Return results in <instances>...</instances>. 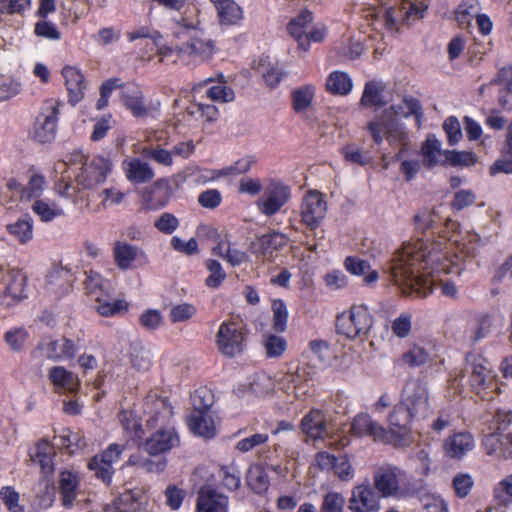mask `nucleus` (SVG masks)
<instances>
[{"label": "nucleus", "mask_w": 512, "mask_h": 512, "mask_svg": "<svg viewBox=\"0 0 512 512\" xmlns=\"http://www.w3.org/2000/svg\"><path fill=\"white\" fill-rule=\"evenodd\" d=\"M447 243H427L423 239L406 243L392 260L391 278L402 295L424 298L432 294L439 282L441 293L454 298L457 287L452 281L442 282V274L456 272L457 264L447 250Z\"/></svg>", "instance_id": "1"}, {"label": "nucleus", "mask_w": 512, "mask_h": 512, "mask_svg": "<svg viewBox=\"0 0 512 512\" xmlns=\"http://www.w3.org/2000/svg\"><path fill=\"white\" fill-rule=\"evenodd\" d=\"M374 489L383 498H406L416 491L414 479L397 466L379 468L373 475Z\"/></svg>", "instance_id": "2"}, {"label": "nucleus", "mask_w": 512, "mask_h": 512, "mask_svg": "<svg viewBox=\"0 0 512 512\" xmlns=\"http://www.w3.org/2000/svg\"><path fill=\"white\" fill-rule=\"evenodd\" d=\"M84 287L87 295L97 302V312L105 317L115 316L126 312L128 304L124 300L112 298L113 288L110 281L104 279L98 272L93 270L85 272Z\"/></svg>", "instance_id": "3"}, {"label": "nucleus", "mask_w": 512, "mask_h": 512, "mask_svg": "<svg viewBox=\"0 0 512 512\" xmlns=\"http://www.w3.org/2000/svg\"><path fill=\"white\" fill-rule=\"evenodd\" d=\"M374 325V316L368 306L354 304L336 317V331L347 339L364 340Z\"/></svg>", "instance_id": "4"}, {"label": "nucleus", "mask_w": 512, "mask_h": 512, "mask_svg": "<svg viewBox=\"0 0 512 512\" xmlns=\"http://www.w3.org/2000/svg\"><path fill=\"white\" fill-rule=\"evenodd\" d=\"M416 417L398 403L388 416L389 429H386L385 443L395 447H405L413 441L412 423Z\"/></svg>", "instance_id": "5"}, {"label": "nucleus", "mask_w": 512, "mask_h": 512, "mask_svg": "<svg viewBox=\"0 0 512 512\" xmlns=\"http://www.w3.org/2000/svg\"><path fill=\"white\" fill-rule=\"evenodd\" d=\"M74 161L82 164L76 181L84 189H90L103 183L113 168L111 159L101 155L89 157L76 154Z\"/></svg>", "instance_id": "6"}, {"label": "nucleus", "mask_w": 512, "mask_h": 512, "mask_svg": "<svg viewBox=\"0 0 512 512\" xmlns=\"http://www.w3.org/2000/svg\"><path fill=\"white\" fill-rule=\"evenodd\" d=\"M485 359L481 356L475 357L472 364V371L469 376L471 391L482 401H492L500 393L497 375L487 368Z\"/></svg>", "instance_id": "7"}, {"label": "nucleus", "mask_w": 512, "mask_h": 512, "mask_svg": "<svg viewBox=\"0 0 512 512\" xmlns=\"http://www.w3.org/2000/svg\"><path fill=\"white\" fill-rule=\"evenodd\" d=\"M291 196L290 186L279 179H270L264 193L257 199L256 207L262 215L272 217L290 201Z\"/></svg>", "instance_id": "8"}, {"label": "nucleus", "mask_w": 512, "mask_h": 512, "mask_svg": "<svg viewBox=\"0 0 512 512\" xmlns=\"http://www.w3.org/2000/svg\"><path fill=\"white\" fill-rule=\"evenodd\" d=\"M399 403L416 417V421L425 419L431 413L429 391L420 379L406 382Z\"/></svg>", "instance_id": "9"}, {"label": "nucleus", "mask_w": 512, "mask_h": 512, "mask_svg": "<svg viewBox=\"0 0 512 512\" xmlns=\"http://www.w3.org/2000/svg\"><path fill=\"white\" fill-rule=\"evenodd\" d=\"M245 339L244 325L233 320L222 322L216 335L219 351L229 358L235 357L244 351Z\"/></svg>", "instance_id": "10"}, {"label": "nucleus", "mask_w": 512, "mask_h": 512, "mask_svg": "<svg viewBox=\"0 0 512 512\" xmlns=\"http://www.w3.org/2000/svg\"><path fill=\"white\" fill-rule=\"evenodd\" d=\"M59 102L54 99L45 101L34 124V138L39 143L52 142L57 133Z\"/></svg>", "instance_id": "11"}, {"label": "nucleus", "mask_w": 512, "mask_h": 512, "mask_svg": "<svg viewBox=\"0 0 512 512\" xmlns=\"http://www.w3.org/2000/svg\"><path fill=\"white\" fill-rule=\"evenodd\" d=\"M327 212V202L321 192L308 191L300 206L301 222L310 230L319 227Z\"/></svg>", "instance_id": "12"}, {"label": "nucleus", "mask_w": 512, "mask_h": 512, "mask_svg": "<svg viewBox=\"0 0 512 512\" xmlns=\"http://www.w3.org/2000/svg\"><path fill=\"white\" fill-rule=\"evenodd\" d=\"M1 280L6 287L3 294L0 295V306L9 308L27 297V277L21 270L10 269L2 276Z\"/></svg>", "instance_id": "13"}, {"label": "nucleus", "mask_w": 512, "mask_h": 512, "mask_svg": "<svg viewBox=\"0 0 512 512\" xmlns=\"http://www.w3.org/2000/svg\"><path fill=\"white\" fill-rule=\"evenodd\" d=\"M380 500V495L369 483H362L352 489L348 509L350 512H379Z\"/></svg>", "instance_id": "14"}, {"label": "nucleus", "mask_w": 512, "mask_h": 512, "mask_svg": "<svg viewBox=\"0 0 512 512\" xmlns=\"http://www.w3.org/2000/svg\"><path fill=\"white\" fill-rule=\"evenodd\" d=\"M288 238L285 234L273 231L263 234L250 245L251 252L262 261L271 260L275 253L287 245Z\"/></svg>", "instance_id": "15"}, {"label": "nucleus", "mask_w": 512, "mask_h": 512, "mask_svg": "<svg viewBox=\"0 0 512 512\" xmlns=\"http://www.w3.org/2000/svg\"><path fill=\"white\" fill-rule=\"evenodd\" d=\"M123 447L118 444H111L102 454L95 455L88 462V468L95 472V475L103 482L109 483L114 473L113 463L119 460Z\"/></svg>", "instance_id": "16"}, {"label": "nucleus", "mask_w": 512, "mask_h": 512, "mask_svg": "<svg viewBox=\"0 0 512 512\" xmlns=\"http://www.w3.org/2000/svg\"><path fill=\"white\" fill-rule=\"evenodd\" d=\"M196 512H229V498L211 485L197 491Z\"/></svg>", "instance_id": "17"}, {"label": "nucleus", "mask_w": 512, "mask_h": 512, "mask_svg": "<svg viewBox=\"0 0 512 512\" xmlns=\"http://www.w3.org/2000/svg\"><path fill=\"white\" fill-rule=\"evenodd\" d=\"M57 488L61 505L65 509H71L81 494L79 475L70 470H61L57 479Z\"/></svg>", "instance_id": "18"}, {"label": "nucleus", "mask_w": 512, "mask_h": 512, "mask_svg": "<svg viewBox=\"0 0 512 512\" xmlns=\"http://www.w3.org/2000/svg\"><path fill=\"white\" fill-rule=\"evenodd\" d=\"M436 218L437 215L434 212L428 210L419 211L414 216L415 228L423 233L431 230V234L438 233L441 239L449 240L450 234L458 230V222L448 218L445 221L444 228H440L436 225Z\"/></svg>", "instance_id": "19"}, {"label": "nucleus", "mask_w": 512, "mask_h": 512, "mask_svg": "<svg viewBox=\"0 0 512 512\" xmlns=\"http://www.w3.org/2000/svg\"><path fill=\"white\" fill-rule=\"evenodd\" d=\"M144 411L149 416L147 424L155 427L165 424L173 415V410L166 398L150 393L144 401Z\"/></svg>", "instance_id": "20"}, {"label": "nucleus", "mask_w": 512, "mask_h": 512, "mask_svg": "<svg viewBox=\"0 0 512 512\" xmlns=\"http://www.w3.org/2000/svg\"><path fill=\"white\" fill-rule=\"evenodd\" d=\"M38 350L46 358L60 361L73 358L77 352V347L72 340L63 337L57 340H42L38 345Z\"/></svg>", "instance_id": "21"}, {"label": "nucleus", "mask_w": 512, "mask_h": 512, "mask_svg": "<svg viewBox=\"0 0 512 512\" xmlns=\"http://www.w3.org/2000/svg\"><path fill=\"white\" fill-rule=\"evenodd\" d=\"M179 442L174 429H159L153 433L144 443V450L149 455H158L171 450Z\"/></svg>", "instance_id": "22"}, {"label": "nucleus", "mask_w": 512, "mask_h": 512, "mask_svg": "<svg viewBox=\"0 0 512 512\" xmlns=\"http://www.w3.org/2000/svg\"><path fill=\"white\" fill-rule=\"evenodd\" d=\"M351 431L356 436H369L375 441L385 443L386 428L374 421L369 414L360 413L356 415L351 424Z\"/></svg>", "instance_id": "23"}, {"label": "nucleus", "mask_w": 512, "mask_h": 512, "mask_svg": "<svg viewBox=\"0 0 512 512\" xmlns=\"http://www.w3.org/2000/svg\"><path fill=\"white\" fill-rule=\"evenodd\" d=\"M475 447V440L470 432H456L444 442L445 454L452 459H461Z\"/></svg>", "instance_id": "24"}, {"label": "nucleus", "mask_w": 512, "mask_h": 512, "mask_svg": "<svg viewBox=\"0 0 512 512\" xmlns=\"http://www.w3.org/2000/svg\"><path fill=\"white\" fill-rule=\"evenodd\" d=\"M313 19L314 15L309 9H302L287 24V32L298 43V48L304 52L310 49L305 28L312 23Z\"/></svg>", "instance_id": "25"}, {"label": "nucleus", "mask_w": 512, "mask_h": 512, "mask_svg": "<svg viewBox=\"0 0 512 512\" xmlns=\"http://www.w3.org/2000/svg\"><path fill=\"white\" fill-rule=\"evenodd\" d=\"M482 446L488 455L512 459V432L500 435L498 433H489L484 436Z\"/></svg>", "instance_id": "26"}, {"label": "nucleus", "mask_w": 512, "mask_h": 512, "mask_svg": "<svg viewBox=\"0 0 512 512\" xmlns=\"http://www.w3.org/2000/svg\"><path fill=\"white\" fill-rule=\"evenodd\" d=\"M126 178L133 184H144L155 177L152 166L141 158H127L123 161Z\"/></svg>", "instance_id": "27"}, {"label": "nucleus", "mask_w": 512, "mask_h": 512, "mask_svg": "<svg viewBox=\"0 0 512 512\" xmlns=\"http://www.w3.org/2000/svg\"><path fill=\"white\" fill-rule=\"evenodd\" d=\"M171 194V187L166 179H159L143 192V202L146 209H159L165 206Z\"/></svg>", "instance_id": "28"}, {"label": "nucleus", "mask_w": 512, "mask_h": 512, "mask_svg": "<svg viewBox=\"0 0 512 512\" xmlns=\"http://www.w3.org/2000/svg\"><path fill=\"white\" fill-rule=\"evenodd\" d=\"M72 274L64 268H53L46 276V289L56 297H61L72 289Z\"/></svg>", "instance_id": "29"}, {"label": "nucleus", "mask_w": 512, "mask_h": 512, "mask_svg": "<svg viewBox=\"0 0 512 512\" xmlns=\"http://www.w3.org/2000/svg\"><path fill=\"white\" fill-rule=\"evenodd\" d=\"M302 432L314 440L323 439L327 435L326 419L319 409H311L301 420Z\"/></svg>", "instance_id": "30"}, {"label": "nucleus", "mask_w": 512, "mask_h": 512, "mask_svg": "<svg viewBox=\"0 0 512 512\" xmlns=\"http://www.w3.org/2000/svg\"><path fill=\"white\" fill-rule=\"evenodd\" d=\"M62 75L65 78V84L69 95V102L72 105H75L81 101L84 96V76L80 70L72 66H65L62 69Z\"/></svg>", "instance_id": "31"}, {"label": "nucleus", "mask_w": 512, "mask_h": 512, "mask_svg": "<svg viewBox=\"0 0 512 512\" xmlns=\"http://www.w3.org/2000/svg\"><path fill=\"white\" fill-rule=\"evenodd\" d=\"M8 187L19 192L22 200H31L37 199L42 195L46 187V181L43 175L33 172L25 186H22L15 180H10Z\"/></svg>", "instance_id": "32"}, {"label": "nucleus", "mask_w": 512, "mask_h": 512, "mask_svg": "<svg viewBox=\"0 0 512 512\" xmlns=\"http://www.w3.org/2000/svg\"><path fill=\"white\" fill-rule=\"evenodd\" d=\"M221 25H237L243 18L242 8L234 0H210Z\"/></svg>", "instance_id": "33"}, {"label": "nucleus", "mask_w": 512, "mask_h": 512, "mask_svg": "<svg viewBox=\"0 0 512 512\" xmlns=\"http://www.w3.org/2000/svg\"><path fill=\"white\" fill-rule=\"evenodd\" d=\"M215 418L214 411L194 413V436L201 437L205 441L214 439L217 435Z\"/></svg>", "instance_id": "34"}, {"label": "nucleus", "mask_w": 512, "mask_h": 512, "mask_svg": "<svg viewBox=\"0 0 512 512\" xmlns=\"http://www.w3.org/2000/svg\"><path fill=\"white\" fill-rule=\"evenodd\" d=\"M344 267L352 275L364 276L363 282L367 286L374 284L379 279L378 271L371 270L369 261L357 256H347L344 261Z\"/></svg>", "instance_id": "35"}, {"label": "nucleus", "mask_w": 512, "mask_h": 512, "mask_svg": "<svg viewBox=\"0 0 512 512\" xmlns=\"http://www.w3.org/2000/svg\"><path fill=\"white\" fill-rule=\"evenodd\" d=\"M257 463L256 465H262L264 468L269 469L276 474L282 472V466L279 463L280 458V445L274 443L272 445H263L256 452Z\"/></svg>", "instance_id": "36"}, {"label": "nucleus", "mask_w": 512, "mask_h": 512, "mask_svg": "<svg viewBox=\"0 0 512 512\" xmlns=\"http://www.w3.org/2000/svg\"><path fill=\"white\" fill-rule=\"evenodd\" d=\"M48 377L56 387L71 393L76 392L80 385L78 377L63 366L51 368Z\"/></svg>", "instance_id": "37"}, {"label": "nucleus", "mask_w": 512, "mask_h": 512, "mask_svg": "<svg viewBox=\"0 0 512 512\" xmlns=\"http://www.w3.org/2000/svg\"><path fill=\"white\" fill-rule=\"evenodd\" d=\"M292 109L296 114L304 113L313 103L315 86L306 84L290 92Z\"/></svg>", "instance_id": "38"}, {"label": "nucleus", "mask_w": 512, "mask_h": 512, "mask_svg": "<svg viewBox=\"0 0 512 512\" xmlns=\"http://www.w3.org/2000/svg\"><path fill=\"white\" fill-rule=\"evenodd\" d=\"M326 90L332 95H348L353 88V81L348 73L333 71L326 79Z\"/></svg>", "instance_id": "39"}, {"label": "nucleus", "mask_w": 512, "mask_h": 512, "mask_svg": "<svg viewBox=\"0 0 512 512\" xmlns=\"http://www.w3.org/2000/svg\"><path fill=\"white\" fill-rule=\"evenodd\" d=\"M140 254L141 250L136 246L121 241L115 242L113 255L116 265L122 270L129 269Z\"/></svg>", "instance_id": "40"}, {"label": "nucleus", "mask_w": 512, "mask_h": 512, "mask_svg": "<svg viewBox=\"0 0 512 512\" xmlns=\"http://www.w3.org/2000/svg\"><path fill=\"white\" fill-rule=\"evenodd\" d=\"M269 469L264 468L262 465L254 464L247 475V483L250 489L258 494H265L270 487V478L268 475Z\"/></svg>", "instance_id": "41"}, {"label": "nucleus", "mask_w": 512, "mask_h": 512, "mask_svg": "<svg viewBox=\"0 0 512 512\" xmlns=\"http://www.w3.org/2000/svg\"><path fill=\"white\" fill-rule=\"evenodd\" d=\"M385 87L382 83L370 80L365 83L364 90L360 99L363 107H382L385 105L383 100V91Z\"/></svg>", "instance_id": "42"}, {"label": "nucleus", "mask_w": 512, "mask_h": 512, "mask_svg": "<svg viewBox=\"0 0 512 512\" xmlns=\"http://www.w3.org/2000/svg\"><path fill=\"white\" fill-rule=\"evenodd\" d=\"M9 234L20 244L28 243L33 237V219L29 215H24L15 223L6 226Z\"/></svg>", "instance_id": "43"}, {"label": "nucleus", "mask_w": 512, "mask_h": 512, "mask_svg": "<svg viewBox=\"0 0 512 512\" xmlns=\"http://www.w3.org/2000/svg\"><path fill=\"white\" fill-rule=\"evenodd\" d=\"M256 163V158L254 156H244L229 166H225L219 170H213L211 179L219 178V177H227V176H238L241 174H245L252 166Z\"/></svg>", "instance_id": "44"}, {"label": "nucleus", "mask_w": 512, "mask_h": 512, "mask_svg": "<svg viewBox=\"0 0 512 512\" xmlns=\"http://www.w3.org/2000/svg\"><path fill=\"white\" fill-rule=\"evenodd\" d=\"M256 71L261 74L266 86L271 90L278 87L286 75L285 72L277 65H273L263 58L259 60Z\"/></svg>", "instance_id": "45"}, {"label": "nucleus", "mask_w": 512, "mask_h": 512, "mask_svg": "<svg viewBox=\"0 0 512 512\" xmlns=\"http://www.w3.org/2000/svg\"><path fill=\"white\" fill-rule=\"evenodd\" d=\"M121 102L131 111L135 117H146L148 109L143 103V95L140 90H126L121 94Z\"/></svg>", "instance_id": "46"}, {"label": "nucleus", "mask_w": 512, "mask_h": 512, "mask_svg": "<svg viewBox=\"0 0 512 512\" xmlns=\"http://www.w3.org/2000/svg\"><path fill=\"white\" fill-rule=\"evenodd\" d=\"M31 209L43 222H51L64 215L63 209L58 204L45 199H36Z\"/></svg>", "instance_id": "47"}, {"label": "nucleus", "mask_w": 512, "mask_h": 512, "mask_svg": "<svg viewBox=\"0 0 512 512\" xmlns=\"http://www.w3.org/2000/svg\"><path fill=\"white\" fill-rule=\"evenodd\" d=\"M198 25L194 24V60L198 58L200 61H207L218 50L215 41L212 39H204L200 35Z\"/></svg>", "instance_id": "48"}, {"label": "nucleus", "mask_w": 512, "mask_h": 512, "mask_svg": "<svg viewBox=\"0 0 512 512\" xmlns=\"http://www.w3.org/2000/svg\"><path fill=\"white\" fill-rule=\"evenodd\" d=\"M218 477L221 486L229 492L237 491L241 486V474L233 465H220Z\"/></svg>", "instance_id": "49"}, {"label": "nucleus", "mask_w": 512, "mask_h": 512, "mask_svg": "<svg viewBox=\"0 0 512 512\" xmlns=\"http://www.w3.org/2000/svg\"><path fill=\"white\" fill-rule=\"evenodd\" d=\"M53 448L47 440H41L35 452L31 454L32 461L39 464L44 472H50L53 469L52 459Z\"/></svg>", "instance_id": "50"}, {"label": "nucleus", "mask_w": 512, "mask_h": 512, "mask_svg": "<svg viewBox=\"0 0 512 512\" xmlns=\"http://www.w3.org/2000/svg\"><path fill=\"white\" fill-rule=\"evenodd\" d=\"M127 463L130 466L140 467L149 473H160L164 471L167 465L164 458L152 460L148 457H144L140 452L132 454Z\"/></svg>", "instance_id": "51"}, {"label": "nucleus", "mask_w": 512, "mask_h": 512, "mask_svg": "<svg viewBox=\"0 0 512 512\" xmlns=\"http://www.w3.org/2000/svg\"><path fill=\"white\" fill-rule=\"evenodd\" d=\"M492 317L488 313H480L475 316L474 324L471 328L470 339L473 343L486 338L491 331Z\"/></svg>", "instance_id": "52"}, {"label": "nucleus", "mask_w": 512, "mask_h": 512, "mask_svg": "<svg viewBox=\"0 0 512 512\" xmlns=\"http://www.w3.org/2000/svg\"><path fill=\"white\" fill-rule=\"evenodd\" d=\"M512 425V409L510 408H497L492 413L490 420V429L492 433L503 434Z\"/></svg>", "instance_id": "53"}, {"label": "nucleus", "mask_w": 512, "mask_h": 512, "mask_svg": "<svg viewBox=\"0 0 512 512\" xmlns=\"http://www.w3.org/2000/svg\"><path fill=\"white\" fill-rule=\"evenodd\" d=\"M130 361L133 368L145 372L152 366V354L146 351L141 344H136L131 348Z\"/></svg>", "instance_id": "54"}, {"label": "nucleus", "mask_w": 512, "mask_h": 512, "mask_svg": "<svg viewBox=\"0 0 512 512\" xmlns=\"http://www.w3.org/2000/svg\"><path fill=\"white\" fill-rule=\"evenodd\" d=\"M58 441L57 445L66 449L70 454L87 445L79 433L72 432L70 429H63L62 434L58 437Z\"/></svg>", "instance_id": "55"}, {"label": "nucleus", "mask_w": 512, "mask_h": 512, "mask_svg": "<svg viewBox=\"0 0 512 512\" xmlns=\"http://www.w3.org/2000/svg\"><path fill=\"white\" fill-rule=\"evenodd\" d=\"M215 396L211 388L200 386L194 391V413L213 411Z\"/></svg>", "instance_id": "56"}, {"label": "nucleus", "mask_w": 512, "mask_h": 512, "mask_svg": "<svg viewBox=\"0 0 512 512\" xmlns=\"http://www.w3.org/2000/svg\"><path fill=\"white\" fill-rule=\"evenodd\" d=\"M205 267L209 272V276L205 279L206 286L212 289L218 288L226 278L221 263L215 259H208L205 261Z\"/></svg>", "instance_id": "57"}, {"label": "nucleus", "mask_w": 512, "mask_h": 512, "mask_svg": "<svg viewBox=\"0 0 512 512\" xmlns=\"http://www.w3.org/2000/svg\"><path fill=\"white\" fill-rule=\"evenodd\" d=\"M118 418L123 429L130 433L133 439H140L142 437L143 431L141 422L133 412L121 411L119 412Z\"/></svg>", "instance_id": "58"}, {"label": "nucleus", "mask_w": 512, "mask_h": 512, "mask_svg": "<svg viewBox=\"0 0 512 512\" xmlns=\"http://www.w3.org/2000/svg\"><path fill=\"white\" fill-rule=\"evenodd\" d=\"M479 10L478 0H462L455 10V18L460 25L469 24Z\"/></svg>", "instance_id": "59"}, {"label": "nucleus", "mask_w": 512, "mask_h": 512, "mask_svg": "<svg viewBox=\"0 0 512 512\" xmlns=\"http://www.w3.org/2000/svg\"><path fill=\"white\" fill-rule=\"evenodd\" d=\"M273 322L272 328L275 332L281 333L286 330L288 321V310L285 302L276 299L272 303Z\"/></svg>", "instance_id": "60"}, {"label": "nucleus", "mask_w": 512, "mask_h": 512, "mask_svg": "<svg viewBox=\"0 0 512 512\" xmlns=\"http://www.w3.org/2000/svg\"><path fill=\"white\" fill-rule=\"evenodd\" d=\"M269 440L267 433H254L248 437L239 440L235 444V450L240 453H248L257 447H262Z\"/></svg>", "instance_id": "61"}, {"label": "nucleus", "mask_w": 512, "mask_h": 512, "mask_svg": "<svg viewBox=\"0 0 512 512\" xmlns=\"http://www.w3.org/2000/svg\"><path fill=\"white\" fill-rule=\"evenodd\" d=\"M474 486V480L468 473H458L452 479V488L457 498H466Z\"/></svg>", "instance_id": "62"}, {"label": "nucleus", "mask_w": 512, "mask_h": 512, "mask_svg": "<svg viewBox=\"0 0 512 512\" xmlns=\"http://www.w3.org/2000/svg\"><path fill=\"white\" fill-rule=\"evenodd\" d=\"M264 346L268 358H278L286 351L287 341L281 336L270 334L266 337Z\"/></svg>", "instance_id": "63"}, {"label": "nucleus", "mask_w": 512, "mask_h": 512, "mask_svg": "<svg viewBox=\"0 0 512 512\" xmlns=\"http://www.w3.org/2000/svg\"><path fill=\"white\" fill-rule=\"evenodd\" d=\"M344 497L338 492H328L324 495L320 512H343Z\"/></svg>", "instance_id": "64"}]
</instances>
